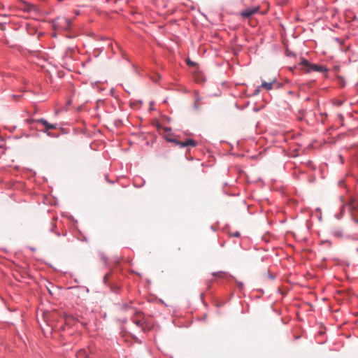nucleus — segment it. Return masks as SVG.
<instances>
[{
	"label": "nucleus",
	"instance_id": "obj_7",
	"mask_svg": "<svg viewBox=\"0 0 358 358\" xmlns=\"http://www.w3.org/2000/svg\"><path fill=\"white\" fill-rule=\"evenodd\" d=\"M259 10V7L250 8L243 10L241 13V16L248 18L256 13Z\"/></svg>",
	"mask_w": 358,
	"mask_h": 358
},
{
	"label": "nucleus",
	"instance_id": "obj_14",
	"mask_svg": "<svg viewBox=\"0 0 358 358\" xmlns=\"http://www.w3.org/2000/svg\"><path fill=\"white\" fill-rule=\"evenodd\" d=\"M352 220L358 223V215L357 213H352L351 214Z\"/></svg>",
	"mask_w": 358,
	"mask_h": 358
},
{
	"label": "nucleus",
	"instance_id": "obj_17",
	"mask_svg": "<svg viewBox=\"0 0 358 358\" xmlns=\"http://www.w3.org/2000/svg\"><path fill=\"white\" fill-rule=\"evenodd\" d=\"M322 117H323V116H325V117H326V116H327V114H322Z\"/></svg>",
	"mask_w": 358,
	"mask_h": 358
},
{
	"label": "nucleus",
	"instance_id": "obj_9",
	"mask_svg": "<svg viewBox=\"0 0 358 358\" xmlns=\"http://www.w3.org/2000/svg\"><path fill=\"white\" fill-rule=\"evenodd\" d=\"M275 82V79H273L271 81L269 82H262L261 87H263L267 90H270L273 88V85Z\"/></svg>",
	"mask_w": 358,
	"mask_h": 358
},
{
	"label": "nucleus",
	"instance_id": "obj_5",
	"mask_svg": "<svg viewBox=\"0 0 358 358\" xmlns=\"http://www.w3.org/2000/svg\"><path fill=\"white\" fill-rule=\"evenodd\" d=\"M167 141L173 142L176 145H180L181 148L187 146L195 147L196 145V142L192 139H187L185 141H179L174 138H167Z\"/></svg>",
	"mask_w": 358,
	"mask_h": 358
},
{
	"label": "nucleus",
	"instance_id": "obj_4",
	"mask_svg": "<svg viewBox=\"0 0 358 358\" xmlns=\"http://www.w3.org/2000/svg\"><path fill=\"white\" fill-rule=\"evenodd\" d=\"M344 208H348V210L352 213H357L358 211V201L353 199L349 198L345 203L343 208L341 210L343 212Z\"/></svg>",
	"mask_w": 358,
	"mask_h": 358
},
{
	"label": "nucleus",
	"instance_id": "obj_15",
	"mask_svg": "<svg viewBox=\"0 0 358 358\" xmlns=\"http://www.w3.org/2000/svg\"><path fill=\"white\" fill-rule=\"evenodd\" d=\"M108 278H109V274L107 273L104 275V278H103L104 282H106L107 280H108Z\"/></svg>",
	"mask_w": 358,
	"mask_h": 358
},
{
	"label": "nucleus",
	"instance_id": "obj_18",
	"mask_svg": "<svg viewBox=\"0 0 358 358\" xmlns=\"http://www.w3.org/2000/svg\"><path fill=\"white\" fill-rule=\"evenodd\" d=\"M357 251H358V248H357Z\"/></svg>",
	"mask_w": 358,
	"mask_h": 358
},
{
	"label": "nucleus",
	"instance_id": "obj_12",
	"mask_svg": "<svg viewBox=\"0 0 358 358\" xmlns=\"http://www.w3.org/2000/svg\"><path fill=\"white\" fill-rule=\"evenodd\" d=\"M333 233L335 236H341L343 233L339 229H334Z\"/></svg>",
	"mask_w": 358,
	"mask_h": 358
},
{
	"label": "nucleus",
	"instance_id": "obj_2",
	"mask_svg": "<svg viewBox=\"0 0 358 358\" xmlns=\"http://www.w3.org/2000/svg\"><path fill=\"white\" fill-rule=\"evenodd\" d=\"M71 26V21L66 17H57L54 22L55 29L68 30Z\"/></svg>",
	"mask_w": 358,
	"mask_h": 358
},
{
	"label": "nucleus",
	"instance_id": "obj_8",
	"mask_svg": "<svg viewBox=\"0 0 358 358\" xmlns=\"http://www.w3.org/2000/svg\"><path fill=\"white\" fill-rule=\"evenodd\" d=\"M62 317L64 318V322L67 325H73L76 322V319L72 315H69L65 313H62Z\"/></svg>",
	"mask_w": 358,
	"mask_h": 358
},
{
	"label": "nucleus",
	"instance_id": "obj_13",
	"mask_svg": "<svg viewBox=\"0 0 358 358\" xmlns=\"http://www.w3.org/2000/svg\"><path fill=\"white\" fill-rule=\"evenodd\" d=\"M160 75L157 73H155L154 76H151V79L155 82H157L160 79Z\"/></svg>",
	"mask_w": 358,
	"mask_h": 358
},
{
	"label": "nucleus",
	"instance_id": "obj_16",
	"mask_svg": "<svg viewBox=\"0 0 358 358\" xmlns=\"http://www.w3.org/2000/svg\"><path fill=\"white\" fill-rule=\"evenodd\" d=\"M234 236H236V237H238L240 236V233L239 232H236L233 234Z\"/></svg>",
	"mask_w": 358,
	"mask_h": 358
},
{
	"label": "nucleus",
	"instance_id": "obj_10",
	"mask_svg": "<svg viewBox=\"0 0 358 358\" xmlns=\"http://www.w3.org/2000/svg\"><path fill=\"white\" fill-rule=\"evenodd\" d=\"M213 275L220 278H228L231 277L229 274L224 271H218L213 273Z\"/></svg>",
	"mask_w": 358,
	"mask_h": 358
},
{
	"label": "nucleus",
	"instance_id": "obj_1",
	"mask_svg": "<svg viewBox=\"0 0 358 358\" xmlns=\"http://www.w3.org/2000/svg\"><path fill=\"white\" fill-rule=\"evenodd\" d=\"M126 308L131 312L132 315V321L138 327H141L143 330L145 329V318L143 313L134 308L126 307Z\"/></svg>",
	"mask_w": 358,
	"mask_h": 358
},
{
	"label": "nucleus",
	"instance_id": "obj_11",
	"mask_svg": "<svg viewBox=\"0 0 358 358\" xmlns=\"http://www.w3.org/2000/svg\"><path fill=\"white\" fill-rule=\"evenodd\" d=\"M88 354L86 350H80L77 353V358H87Z\"/></svg>",
	"mask_w": 358,
	"mask_h": 358
},
{
	"label": "nucleus",
	"instance_id": "obj_3",
	"mask_svg": "<svg viewBox=\"0 0 358 358\" xmlns=\"http://www.w3.org/2000/svg\"><path fill=\"white\" fill-rule=\"evenodd\" d=\"M299 64L301 66L302 69H305L307 72L313 71L322 72L324 70V67L315 64H310L308 60L304 59H301Z\"/></svg>",
	"mask_w": 358,
	"mask_h": 358
},
{
	"label": "nucleus",
	"instance_id": "obj_6",
	"mask_svg": "<svg viewBox=\"0 0 358 358\" xmlns=\"http://www.w3.org/2000/svg\"><path fill=\"white\" fill-rule=\"evenodd\" d=\"M36 122L38 123L42 124L45 127V128L41 130L43 132H47L48 130H49V129H55L57 128L56 124H50L44 119H39V120H37Z\"/></svg>",
	"mask_w": 358,
	"mask_h": 358
}]
</instances>
